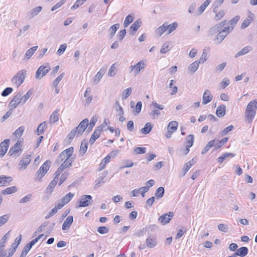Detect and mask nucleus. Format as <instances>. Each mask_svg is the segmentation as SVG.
Listing matches in <instances>:
<instances>
[{"instance_id": "nucleus-40", "label": "nucleus", "mask_w": 257, "mask_h": 257, "mask_svg": "<svg viewBox=\"0 0 257 257\" xmlns=\"http://www.w3.org/2000/svg\"><path fill=\"white\" fill-rule=\"evenodd\" d=\"M199 65V62H198V61H195L189 66L188 70L192 73H194L198 69Z\"/></svg>"}, {"instance_id": "nucleus-59", "label": "nucleus", "mask_w": 257, "mask_h": 257, "mask_svg": "<svg viewBox=\"0 0 257 257\" xmlns=\"http://www.w3.org/2000/svg\"><path fill=\"white\" fill-rule=\"evenodd\" d=\"M219 230L223 232H227L228 230V226L226 224L220 223L217 226Z\"/></svg>"}, {"instance_id": "nucleus-63", "label": "nucleus", "mask_w": 257, "mask_h": 257, "mask_svg": "<svg viewBox=\"0 0 257 257\" xmlns=\"http://www.w3.org/2000/svg\"><path fill=\"white\" fill-rule=\"evenodd\" d=\"M230 83V81L227 78H224L223 80L220 82V85L222 88L224 89L226 87H227Z\"/></svg>"}, {"instance_id": "nucleus-58", "label": "nucleus", "mask_w": 257, "mask_h": 257, "mask_svg": "<svg viewBox=\"0 0 257 257\" xmlns=\"http://www.w3.org/2000/svg\"><path fill=\"white\" fill-rule=\"evenodd\" d=\"M227 65V63L226 62H223L219 65H218L216 67H215V72H220L221 71H222L224 69V68L226 67Z\"/></svg>"}, {"instance_id": "nucleus-27", "label": "nucleus", "mask_w": 257, "mask_h": 257, "mask_svg": "<svg viewBox=\"0 0 257 257\" xmlns=\"http://www.w3.org/2000/svg\"><path fill=\"white\" fill-rule=\"evenodd\" d=\"M59 110L56 109L50 115L49 122L50 123H54L57 121L59 119V114L58 112Z\"/></svg>"}, {"instance_id": "nucleus-22", "label": "nucleus", "mask_w": 257, "mask_h": 257, "mask_svg": "<svg viewBox=\"0 0 257 257\" xmlns=\"http://www.w3.org/2000/svg\"><path fill=\"white\" fill-rule=\"evenodd\" d=\"M55 177L54 178L53 180L50 182V183L47 188V191H49L50 192H52V191L54 190L58 180V176L59 175H57V171L55 173Z\"/></svg>"}, {"instance_id": "nucleus-20", "label": "nucleus", "mask_w": 257, "mask_h": 257, "mask_svg": "<svg viewBox=\"0 0 257 257\" xmlns=\"http://www.w3.org/2000/svg\"><path fill=\"white\" fill-rule=\"evenodd\" d=\"M253 50V48L251 46H247L243 47L241 49L239 52H238L235 55L236 58L238 57H240L241 56L245 55L249 52L252 51Z\"/></svg>"}, {"instance_id": "nucleus-7", "label": "nucleus", "mask_w": 257, "mask_h": 257, "mask_svg": "<svg viewBox=\"0 0 257 257\" xmlns=\"http://www.w3.org/2000/svg\"><path fill=\"white\" fill-rule=\"evenodd\" d=\"M227 22L226 20H224L212 27L208 31V34L210 36H212L219 32L220 30L225 26Z\"/></svg>"}, {"instance_id": "nucleus-19", "label": "nucleus", "mask_w": 257, "mask_h": 257, "mask_svg": "<svg viewBox=\"0 0 257 257\" xmlns=\"http://www.w3.org/2000/svg\"><path fill=\"white\" fill-rule=\"evenodd\" d=\"M73 221L72 216H68L62 224V229L63 230H68Z\"/></svg>"}, {"instance_id": "nucleus-24", "label": "nucleus", "mask_w": 257, "mask_h": 257, "mask_svg": "<svg viewBox=\"0 0 257 257\" xmlns=\"http://www.w3.org/2000/svg\"><path fill=\"white\" fill-rule=\"evenodd\" d=\"M42 10V7L41 6L37 7L31 10L28 13V16L30 19L37 16Z\"/></svg>"}, {"instance_id": "nucleus-57", "label": "nucleus", "mask_w": 257, "mask_h": 257, "mask_svg": "<svg viewBox=\"0 0 257 257\" xmlns=\"http://www.w3.org/2000/svg\"><path fill=\"white\" fill-rule=\"evenodd\" d=\"M24 130L25 126H21L15 131L14 134H15L17 137H20L23 135Z\"/></svg>"}, {"instance_id": "nucleus-12", "label": "nucleus", "mask_w": 257, "mask_h": 257, "mask_svg": "<svg viewBox=\"0 0 257 257\" xmlns=\"http://www.w3.org/2000/svg\"><path fill=\"white\" fill-rule=\"evenodd\" d=\"M104 126V124H103L102 125H100L97 127L96 128L93 134L91 135L89 140V142L91 144H93L96 140L100 137L101 132L103 131V127Z\"/></svg>"}, {"instance_id": "nucleus-8", "label": "nucleus", "mask_w": 257, "mask_h": 257, "mask_svg": "<svg viewBox=\"0 0 257 257\" xmlns=\"http://www.w3.org/2000/svg\"><path fill=\"white\" fill-rule=\"evenodd\" d=\"M93 202L92 197L91 195H85L81 196L78 207H85L91 204Z\"/></svg>"}, {"instance_id": "nucleus-25", "label": "nucleus", "mask_w": 257, "mask_h": 257, "mask_svg": "<svg viewBox=\"0 0 257 257\" xmlns=\"http://www.w3.org/2000/svg\"><path fill=\"white\" fill-rule=\"evenodd\" d=\"M157 243V239L155 237H151L149 236L146 239V245L149 248H153L155 247Z\"/></svg>"}, {"instance_id": "nucleus-39", "label": "nucleus", "mask_w": 257, "mask_h": 257, "mask_svg": "<svg viewBox=\"0 0 257 257\" xmlns=\"http://www.w3.org/2000/svg\"><path fill=\"white\" fill-rule=\"evenodd\" d=\"M152 125L150 122L146 123L145 126L141 130V132L144 134H149L152 130Z\"/></svg>"}, {"instance_id": "nucleus-4", "label": "nucleus", "mask_w": 257, "mask_h": 257, "mask_svg": "<svg viewBox=\"0 0 257 257\" xmlns=\"http://www.w3.org/2000/svg\"><path fill=\"white\" fill-rule=\"evenodd\" d=\"M51 67L48 63H46L40 66L36 71L35 78L41 79L44 77L50 70Z\"/></svg>"}, {"instance_id": "nucleus-1", "label": "nucleus", "mask_w": 257, "mask_h": 257, "mask_svg": "<svg viewBox=\"0 0 257 257\" xmlns=\"http://www.w3.org/2000/svg\"><path fill=\"white\" fill-rule=\"evenodd\" d=\"M73 151V148L71 147L60 154L56 160V163L62 164L57 170V175H60L65 169L72 166V163L74 159L72 157Z\"/></svg>"}, {"instance_id": "nucleus-54", "label": "nucleus", "mask_w": 257, "mask_h": 257, "mask_svg": "<svg viewBox=\"0 0 257 257\" xmlns=\"http://www.w3.org/2000/svg\"><path fill=\"white\" fill-rule=\"evenodd\" d=\"M132 88L128 87L127 89L124 90L122 93V99H126L132 93Z\"/></svg>"}, {"instance_id": "nucleus-23", "label": "nucleus", "mask_w": 257, "mask_h": 257, "mask_svg": "<svg viewBox=\"0 0 257 257\" xmlns=\"http://www.w3.org/2000/svg\"><path fill=\"white\" fill-rule=\"evenodd\" d=\"M12 181V178L11 177L4 175L0 176V187L8 185Z\"/></svg>"}, {"instance_id": "nucleus-52", "label": "nucleus", "mask_w": 257, "mask_h": 257, "mask_svg": "<svg viewBox=\"0 0 257 257\" xmlns=\"http://www.w3.org/2000/svg\"><path fill=\"white\" fill-rule=\"evenodd\" d=\"M134 20L133 17L131 15L126 16L123 23V26L125 28L127 27Z\"/></svg>"}, {"instance_id": "nucleus-53", "label": "nucleus", "mask_w": 257, "mask_h": 257, "mask_svg": "<svg viewBox=\"0 0 257 257\" xmlns=\"http://www.w3.org/2000/svg\"><path fill=\"white\" fill-rule=\"evenodd\" d=\"M10 218V214H7L0 216V227L5 224Z\"/></svg>"}, {"instance_id": "nucleus-32", "label": "nucleus", "mask_w": 257, "mask_h": 257, "mask_svg": "<svg viewBox=\"0 0 257 257\" xmlns=\"http://www.w3.org/2000/svg\"><path fill=\"white\" fill-rule=\"evenodd\" d=\"M119 24L118 23L115 24L114 25L111 26V27L108 30L109 37L110 38H112L113 37L115 32L119 29Z\"/></svg>"}, {"instance_id": "nucleus-51", "label": "nucleus", "mask_w": 257, "mask_h": 257, "mask_svg": "<svg viewBox=\"0 0 257 257\" xmlns=\"http://www.w3.org/2000/svg\"><path fill=\"white\" fill-rule=\"evenodd\" d=\"M65 75L64 73H62L59 76H58L54 80L52 83L53 86H57L59 83L61 81V80L63 78Z\"/></svg>"}, {"instance_id": "nucleus-3", "label": "nucleus", "mask_w": 257, "mask_h": 257, "mask_svg": "<svg viewBox=\"0 0 257 257\" xmlns=\"http://www.w3.org/2000/svg\"><path fill=\"white\" fill-rule=\"evenodd\" d=\"M27 75V70L22 69L12 78V83L18 88L24 81Z\"/></svg>"}, {"instance_id": "nucleus-61", "label": "nucleus", "mask_w": 257, "mask_h": 257, "mask_svg": "<svg viewBox=\"0 0 257 257\" xmlns=\"http://www.w3.org/2000/svg\"><path fill=\"white\" fill-rule=\"evenodd\" d=\"M13 90L11 87H7L3 91L2 95L4 97L7 96L13 91Z\"/></svg>"}, {"instance_id": "nucleus-43", "label": "nucleus", "mask_w": 257, "mask_h": 257, "mask_svg": "<svg viewBox=\"0 0 257 257\" xmlns=\"http://www.w3.org/2000/svg\"><path fill=\"white\" fill-rule=\"evenodd\" d=\"M165 190L164 188L163 187H159L157 190L156 191V192L155 193V197L157 199H160L162 198L164 194Z\"/></svg>"}, {"instance_id": "nucleus-31", "label": "nucleus", "mask_w": 257, "mask_h": 257, "mask_svg": "<svg viewBox=\"0 0 257 257\" xmlns=\"http://www.w3.org/2000/svg\"><path fill=\"white\" fill-rule=\"evenodd\" d=\"M141 21L139 20L135 21L131 26L130 30L133 34H134L141 26Z\"/></svg>"}, {"instance_id": "nucleus-60", "label": "nucleus", "mask_w": 257, "mask_h": 257, "mask_svg": "<svg viewBox=\"0 0 257 257\" xmlns=\"http://www.w3.org/2000/svg\"><path fill=\"white\" fill-rule=\"evenodd\" d=\"M234 126L232 125H230L225 128H224L221 132V136L226 135L227 133L232 130Z\"/></svg>"}, {"instance_id": "nucleus-29", "label": "nucleus", "mask_w": 257, "mask_h": 257, "mask_svg": "<svg viewBox=\"0 0 257 257\" xmlns=\"http://www.w3.org/2000/svg\"><path fill=\"white\" fill-rule=\"evenodd\" d=\"M105 69H103V68L99 70L94 77L93 81L94 82L97 83L100 80L105 73Z\"/></svg>"}, {"instance_id": "nucleus-50", "label": "nucleus", "mask_w": 257, "mask_h": 257, "mask_svg": "<svg viewBox=\"0 0 257 257\" xmlns=\"http://www.w3.org/2000/svg\"><path fill=\"white\" fill-rule=\"evenodd\" d=\"M224 39V36H223V33L222 32L219 31L218 34L216 35L215 39H214V41L217 44H220Z\"/></svg>"}, {"instance_id": "nucleus-47", "label": "nucleus", "mask_w": 257, "mask_h": 257, "mask_svg": "<svg viewBox=\"0 0 257 257\" xmlns=\"http://www.w3.org/2000/svg\"><path fill=\"white\" fill-rule=\"evenodd\" d=\"M166 31H167V28H166V23H164L162 26L159 27L156 30V33L159 36H161Z\"/></svg>"}, {"instance_id": "nucleus-48", "label": "nucleus", "mask_w": 257, "mask_h": 257, "mask_svg": "<svg viewBox=\"0 0 257 257\" xmlns=\"http://www.w3.org/2000/svg\"><path fill=\"white\" fill-rule=\"evenodd\" d=\"M194 136L193 135H189L186 138V146L191 147L194 142Z\"/></svg>"}, {"instance_id": "nucleus-16", "label": "nucleus", "mask_w": 257, "mask_h": 257, "mask_svg": "<svg viewBox=\"0 0 257 257\" xmlns=\"http://www.w3.org/2000/svg\"><path fill=\"white\" fill-rule=\"evenodd\" d=\"M23 93L21 92H18L17 94H16L14 97L13 98L12 100L10 103V105L13 108H16L17 105L21 102V96Z\"/></svg>"}, {"instance_id": "nucleus-46", "label": "nucleus", "mask_w": 257, "mask_h": 257, "mask_svg": "<svg viewBox=\"0 0 257 257\" xmlns=\"http://www.w3.org/2000/svg\"><path fill=\"white\" fill-rule=\"evenodd\" d=\"M47 127V124L45 121L40 124L37 129L38 135H40L43 134L44 130Z\"/></svg>"}, {"instance_id": "nucleus-15", "label": "nucleus", "mask_w": 257, "mask_h": 257, "mask_svg": "<svg viewBox=\"0 0 257 257\" xmlns=\"http://www.w3.org/2000/svg\"><path fill=\"white\" fill-rule=\"evenodd\" d=\"M254 19V15L251 12H249L247 17L242 22L241 25V29H244L249 26L251 22L253 21Z\"/></svg>"}, {"instance_id": "nucleus-21", "label": "nucleus", "mask_w": 257, "mask_h": 257, "mask_svg": "<svg viewBox=\"0 0 257 257\" xmlns=\"http://www.w3.org/2000/svg\"><path fill=\"white\" fill-rule=\"evenodd\" d=\"M196 159L193 158L191 161L186 163L182 169L183 176H184L190 168L196 163Z\"/></svg>"}, {"instance_id": "nucleus-49", "label": "nucleus", "mask_w": 257, "mask_h": 257, "mask_svg": "<svg viewBox=\"0 0 257 257\" xmlns=\"http://www.w3.org/2000/svg\"><path fill=\"white\" fill-rule=\"evenodd\" d=\"M224 0H217L215 1L213 5V12L216 13L218 11V8L223 3Z\"/></svg>"}, {"instance_id": "nucleus-18", "label": "nucleus", "mask_w": 257, "mask_h": 257, "mask_svg": "<svg viewBox=\"0 0 257 257\" xmlns=\"http://www.w3.org/2000/svg\"><path fill=\"white\" fill-rule=\"evenodd\" d=\"M38 47L37 46H34L28 49L24 56L23 60L25 61H28L37 51Z\"/></svg>"}, {"instance_id": "nucleus-14", "label": "nucleus", "mask_w": 257, "mask_h": 257, "mask_svg": "<svg viewBox=\"0 0 257 257\" xmlns=\"http://www.w3.org/2000/svg\"><path fill=\"white\" fill-rule=\"evenodd\" d=\"M31 155H27L20 161L18 165L20 169H25L30 164L31 159Z\"/></svg>"}, {"instance_id": "nucleus-64", "label": "nucleus", "mask_w": 257, "mask_h": 257, "mask_svg": "<svg viewBox=\"0 0 257 257\" xmlns=\"http://www.w3.org/2000/svg\"><path fill=\"white\" fill-rule=\"evenodd\" d=\"M30 249L31 248H30L28 246H27L26 245L24 246L20 257H26V255L27 254V253H28Z\"/></svg>"}, {"instance_id": "nucleus-9", "label": "nucleus", "mask_w": 257, "mask_h": 257, "mask_svg": "<svg viewBox=\"0 0 257 257\" xmlns=\"http://www.w3.org/2000/svg\"><path fill=\"white\" fill-rule=\"evenodd\" d=\"M88 122V119L87 118H85L80 122L77 127L75 128L76 131L77 132V137L82 135L87 126L89 125Z\"/></svg>"}, {"instance_id": "nucleus-2", "label": "nucleus", "mask_w": 257, "mask_h": 257, "mask_svg": "<svg viewBox=\"0 0 257 257\" xmlns=\"http://www.w3.org/2000/svg\"><path fill=\"white\" fill-rule=\"evenodd\" d=\"M256 109H257V100L254 99L248 103L245 111L244 116L248 123L251 122L253 120L256 114Z\"/></svg>"}, {"instance_id": "nucleus-45", "label": "nucleus", "mask_w": 257, "mask_h": 257, "mask_svg": "<svg viewBox=\"0 0 257 257\" xmlns=\"http://www.w3.org/2000/svg\"><path fill=\"white\" fill-rule=\"evenodd\" d=\"M215 13V16L214 17V20L216 21H218L221 20L225 15V11L224 10H221L219 11H217Z\"/></svg>"}, {"instance_id": "nucleus-26", "label": "nucleus", "mask_w": 257, "mask_h": 257, "mask_svg": "<svg viewBox=\"0 0 257 257\" xmlns=\"http://www.w3.org/2000/svg\"><path fill=\"white\" fill-rule=\"evenodd\" d=\"M226 107L224 105H219L216 109V114L219 117H223L225 114Z\"/></svg>"}, {"instance_id": "nucleus-41", "label": "nucleus", "mask_w": 257, "mask_h": 257, "mask_svg": "<svg viewBox=\"0 0 257 257\" xmlns=\"http://www.w3.org/2000/svg\"><path fill=\"white\" fill-rule=\"evenodd\" d=\"M75 135L77 137V132L76 131L75 128H73L67 136L66 141H67L68 143H70Z\"/></svg>"}, {"instance_id": "nucleus-13", "label": "nucleus", "mask_w": 257, "mask_h": 257, "mask_svg": "<svg viewBox=\"0 0 257 257\" xmlns=\"http://www.w3.org/2000/svg\"><path fill=\"white\" fill-rule=\"evenodd\" d=\"M10 140L9 139H5L0 144V156L3 157L6 154L9 147Z\"/></svg>"}, {"instance_id": "nucleus-30", "label": "nucleus", "mask_w": 257, "mask_h": 257, "mask_svg": "<svg viewBox=\"0 0 257 257\" xmlns=\"http://www.w3.org/2000/svg\"><path fill=\"white\" fill-rule=\"evenodd\" d=\"M248 250L246 247H241L237 249L235 254L241 257L245 256L248 253Z\"/></svg>"}, {"instance_id": "nucleus-11", "label": "nucleus", "mask_w": 257, "mask_h": 257, "mask_svg": "<svg viewBox=\"0 0 257 257\" xmlns=\"http://www.w3.org/2000/svg\"><path fill=\"white\" fill-rule=\"evenodd\" d=\"M21 143L19 141H17L15 145L10 148L8 154L10 156L16 154H18L19 156L22 152V149L21 148Z\"/></svg>"}, {"instance_id": "nucleus-56", "label": "nucleus", "mask_w": 257, "mask_h": 257, "mask_svg": "<svg viewBox=\"0 0 257 257\" xmlns=\"http://www.w3.org/2000/svg\"><path fill=\"white\" fill-rule=\"evenodd\" d=\"M169 45L170 44L168 42L165 43L161 48L160 53L162 54L167 53L170 50Z\"/></svg>"}, {"instance_id": "nucleus-28", "label": "nucleus", "mask_w": 257, "mask_h": 257, "mask_svg": "<svg viewBox=\"0 0 257 257\" xmlns=\"http://www.w3.org/2000/svg\"><path fill=\"white\" fill-rule=\"evenodd\" d=\"M235 156L234 154L231 153H224L222 156L219 157L217 159V162L221 164L223 162L224 160H225L226 159H227L229 157H233Z\"/></svg>"}, {"instance_id": "nucleus-10", "label": "nucleus", "mask_w": 257, "mask_h": 257, "mask_svg": "<svg viewBox=\"0 0 257 257\" xmlns=\"http://www.w3.org/2000/svg\"><path fill=\"white\" fill-rule=\"evenodd\" d=\"M173 216L174 213L173 212H169L160 216L158 218V221L162 225H165L170 222Z\"/></svg>"}, {"instance_id": "nucleus-37", "label": "nucleus", "mask_w": 257, "mask_h": 257, "mask_svg": "<svg viewBox=\"0 0 257 257\" xmlns=\"http://www.w3.org/2000/svg\"><path fill=\"white\" fill-rule=\"evenodd\" d=\"M17 188L16 186L8 187L2 191V194L4 195H9L17 192Z\"/></svg>"}, {"instance_id": "nucleus-5", "label": "nucleus", "mask_w": 257, "mask_h": 257, "mask_svg": "<svg viewBox=\"0 0 257 257\" xmlns=\"http://www.w3.org/2000/svg\"><path fill=\"white\" fill-rule=\"evenodd\" d=\"M145 60H142L138 62L136 65H131L130 67V73H133L135 76L139 74L141 70H143L145 68Z\"/></svg>"}, {"instance_id": "nucleus-62", "label": "nucleus", "mask_w": 257, "mask_h": 257, "mask_svg": "<svg viewBox=\"0 0 257 257\" xmlns=\"http://www.w3.org/2000/svg\"><path fill=\"white\" fill-rule=\"evenodd\" d=\"M97 231L99 233L103 234L108 233L109 229L105 226H100L97 228Z\"/></svg>"}, {"instance_id": "nucleus-36", "label": "nucleus", "mask_w": 257, "mask_h": 257, "mask_svg": "<svg viewBox=\"0 0 257 257\" xmlns=\"http://www.w3.org/2000/svg\"><path fill=\"white\" fill-rule=\"evenodd\" d=\"M74 196V194L69 192L61 199V201L66 204L72 199Z\"/></svg>"}, {"instance_id": "nucleus-38", "label": "nucleus", "mask_w": 257, "mask_h": 257, "mask_svg": "<svg viewBox=\"0 0 257 257\" xmlns=\"http://www.w3.org/2000/svg\"><path fill=\"white\" fill-rule=\"evenodd\" d=\"M215 140L209 141L207 143L206 146L205 147V148L202 150L201 154H205V153H206L211 148H212L215 145Z\"/></svg>"}, {"instance_id": "nucleus-35", "label": "nucleus", "mask_w": 257, "mask_h": 257, "mask_svg": "<svg viewBox=\"0 0 257 257\" xmlns=\"http://www.w3.org/2000/svg\"><path fill=\"white\" fill-rule=\"evenodd\" d=\"M240 17L239 16H236L233 18L231 19L230 21H228V23L229 25V27L231 28V31H232L236 25L237 23L239 21Z\"/></svg>"}, {"instance_id": "nucleus-55", "label": "nucleus", "mask_w": 257, "mask_h": 257, "mask_svg": "<svg viewBox=\"0 0 257 257\" xmlns=\"http://www.w3.org/2000/svg\"><path fill=\"white\" fill-rule=\"evenodd\" d=\"M32 198V195L31 194H29L25 196L24 197L21 198L19 202L20 203H25L28 202L31 200Z\"/></svg>"}, {"instance_id": "nucleus-42", "label": "nucleus", "mask_w": 257, "mask_h": 257, "mask_svg": "<svg viewBox=\"0 0 257 257\" xmlns=\"http://www.w3.org/2000/svg\"><path fill=\"white\" fill-rule=\"evenodd\" d=\"M177 26L178 23L177 22H174L170 25L166 24V28H167V30H168V34L174 31L177 28Z\"/></svg>"}, {"instance_id": "nucleus-34", "label": "nucleus", "mask_w": 257, "mask_h": 257, "mask_svg": "<svg viewBox=\"0 0 257 257\" xmlns=\"http://www.w3.org/2000/svg\"><path fill=\"white\" fill-rule=\"evenodd\" d=\"M88 148V143L85 140H83L81 144L80 148L79 149L80 154L82 156L87 151Z\"/></svg>"}, {"instance_id": "nucleus-44", "label": "nucleus", "mask_w": 257, "mask_h": 257, "mask_svg": "<svg viewBox=\"0 0 257 257\" xmlns=\"http://www.w3.org/2000/svg\"><path fill=\"white\" fill-rule=\"evenodd\" d=\"M178 125V122L176 121H170L168 125V130L173 131V132H175L177 130Z\"/></svg>"}, {"instance_id": "nucleus-33", "label": "nucleus", "mask_w": 257, "mask_h": 257, "mask_svg": "<svg viewBox=\"0 0 257 257\" xmlns=\"http://www.w3.org/2000/svg\"><path fill=\"white\" fill-rule=\"evenodd\" d=\"M211 0H206L203 2V3L201 5V6L198 9V12L197 13V15H200L203 13L205 9L208 7L209 4L210 3Z\"/></svg>"}, {"instance_id": "nucleus-6", "label": "nucleus", "mask_w": 257, "mask_h": 257, "mask_svg": "<svg viewBox=\"0 0 257 257\" xmlns=\"http://www.w3.org/2000/svg\"><path fill=\"white\" fill-rule=\"evenodd\" d=\"M50 165L51 162L47 160L40 167L37 172V179L39 181H41L42 178L47 173V171L49 169Z\"/></svg>"}, {"instance_id": "nucleus-17", "label": "nucleus", "mask_w": 257, "mask_h": 257, "mask_svg": "<svg viewBox=\"0 0 257 257\" xmlns=\"http://www.w3.org/2000/svg\"><path fill=\"white\" fill-rule=\"evenodd\" d=\"M213 99V96L208 89L205 90L202 96V103L204 105L210 102Z\"/></svg>"}]
</instances>
